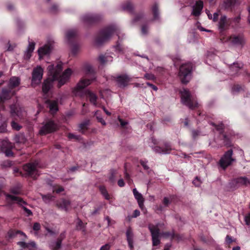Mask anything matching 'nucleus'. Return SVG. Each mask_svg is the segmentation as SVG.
Wrapping results in <instances>:
<instances>
[{
	"label": "nucleus",
	"mask_w": 250,
	"mask_h": 250,
	"mask_svg": "<svg viewBox=\"0 0 250 250\" xmlns=\"http://www.w3.org/2000/svg\"><path fill=\"white\" fill-rule=\"evenodd\" d=\"M100 190L105 199L109 200L110 199V196L108 194L106 188L104 187H100Z\"/></svg>",
	"instance_id": "nucleus-40"
},
{
	"label": "nucleus",
	"mask_w": 250,
	"mask_h": 250,
	"mask_svg": "<svg viewBox=\"0 0 250 250\" xmlns=\"http://www.w3.org/2000/svg\"><path fill=\"white\" fill-rule=\"evenodd\" d=\"M99 62L102 64H104L108 62H112L113 58L111 56L100 55L98 58Z\"/></svg>",
	"instance_id": "nucleus-32"
},
{
	"label": "nucleus",
	"mask_w": 250,
	"mask_h": 250,
	"mask_svg": "<svg viewBox=\"0 0 250 250\" xmlns=\"http://www.w3.org/2000/svg\"><path fill=\"white\" fill-rule=\"evenodd\" d=\"M17 116L22 117L26 115V113L24 109L19 105L17 104Z\"/></svg>",
	"instance_id": "nucleus-39"
},
{
	"label": "nucleus",
	"mask_w": 250,
	"mask_h": 250,
	"mask_svg": "<svg viewBox=\"0 0 250 250\" xmlns=\"http://www.w3.org/2000/svg\"><path fill=\"white\" fill-rule=\"evenodd\" d=\"M162 235L165 238H172L174 237V234L173 232H166L162 233Z\"/></svg>",
	"instance_id": "nucleus-48"
},
{
	"label": "nucleus",
	"mask_w": 250,
	"mask_h": 250,
	"mask_svg": "<svg viewBox=\"0 0 250 250\" xmlns=\"http://www.w3.org/2000/svg\"><path fill=\"white\" fill-rule=\"evenodd\" d=\"M110 248V245L109 244H106L103 246L100 250H109Z\"/></svg>",
	"instance_id": "nucleus-61"
},
{
	"label": "nucleus",
	"mask_w": 250,
	"mask_h": 250,
	"mask_svg": "<svg viewBox=\"0 0 250 250\" xmlns=\"http://www.w3.org/2000/svg\"><path fill=\"white\" fill-rule=\"evenodd\" d=\"M92 80L89 79H82L75 87L74 92L76 95H79V93L83 91V89L90 84Z\"/></svg>",
	"instance_id": "nucleus-14"
},
{
	"label": "nucleus",
	"mask_w": 250,
	"mask_h": 250,
	"mask_svg": "<svg viewBox=\"0 0 250 250\" xmlns=\"http://www.w3.org/2000/svg\"><path fill=\"white\" fill-rule=\"evenodd\" d=\"M201 182L198 177H196L193 181V184L196 187H199L201 185Z\"/></svg>",
	"instance_id": "nucleus-53"
},
{
	"label": "nucleus",
	"mask_w": 250,
	"mask_h": 250,
	"mask_svg": "<svg viewBox=\"0 0 250 250\" xmlns=\"http://www.w3.org/2000/svg\"><path fill=\"white\" fill-rule=\"evenodd\" d=\"M170 203V201L167 197H165L163 200V204L165 206H167Z\"/></svg>",
	"instance_id": "nucleus-63"
},
{
	"label": "nucleus",
	"mask_w": 250,
	"mask_h": 250,
	"mask_svg": "<svg viewBox=\"0 0 250 250\" xmlns=\"http://www.w3.org/2000/svg\"><path fill=\"white\" fill-rule=\"evenodd\" d=\"M242 66H243V64L241 63L233 62V65H232L230 66V69L232 71H233V70L237 71L238 69L241 68L242 67Z\"/></svg>",
	"instance_id": "nucleus-44"
},
{
	"label": "nucleus",
	"mask_w": 250,
	"mask_h": 250,
	"mask_svg": "<svg viewBox=\"0 0 250 250\" xmlns=\"http://www.w3.org/2000/svg\"><path fill=\"white\" fill-rule=\"evenodd\" d=\"M199 134L200 132L198 130H193L192 131V138L194 139L196 138L197 136H198L199 135Z\"/></svg>",
	"instance_id": "nucleus-59"
},
{
	"label": "nucleus",
	"mask_w": 250,
	"mask_h": 250,
	"mask_svg": "<svg viewBox=\"0 0 250 250\" xmlns=\"http://www.w3.org/2000/svg\"><path fill=\"white\" fill-rule=\"evenodd\" d=\"M17 244L22 249H27L29 250H37L36 243L34 241H30L29 243L20 241L17 242Z\"/></svg>",
	"instance_id": "nucleus-21"
},
{
	"label": "nucleus",
	"mask_w": 250,
	"mask_h": 250,
	"mask_svg": "<svg viewBox=\"0 0 250 250\" xmlns=\"http://www.w3.org/2000/svg\"><path fill=\"white\" fill-rule=\"evenodd\" d=\"M65 237L63 233L60 235L61 239H58L56 242H52L50 244V247L52 250H58L61 247L62 239Z\"/></svg>",
	"instance_id": "nucleus-29"
},
{
	"label": "nucleus",
	"mask_w": 250,
	"mask_h": 250,
	"mask_svg": "<svg viewBox=\"0 0 250 250\" xmlns=\"http://www.w3.org/2000/svg\"><path fill=\"white\" fill-rule=\"evenodd\" d=\"M16 233H17V237H18V236H21V237H23V238H22V239L26 238V235L23 232H21V231H19V230H17Z\"/></svg>",
	"instance_id": "nucleus-57"
},
{
	"label": "nucleus",
	"mask_w": 250,
	"mask_h": 250,
	"mask_svg": "<svg viewBox=\"0 0 250 250\" xmlns=\"http://www.w3.org/2000/svg\"><path fill=\"white\" fill-rule=\"evenodd\" d=\"M16 77H12L9 82L8 86L2 89L0 93V102L3 103L5 101L10 99L15 93Z\"/></svg>",
	"instance_id": "nucleus-3"
},
{
	"label": "nucleus",
	"mask_w": 250,
	"mask_h": 250,
	"mask_svg": "<svg viewBox=\"0 0 250 250\" xmlns=\"http://www.w3.org/2000/svg\"><path fill=\"white\" fill-rule=\"evenodd\" d=\"M172 149V146L168 143H165L163 147L156 146L153 148V151L156 153L163 154L169 153Z\"/></svg>",
	"instance_id": "nucleus-15"
},
{
	"label": "nucleus",
	"mask_w": 250,
	"mask_h": 250,
	"mask_svg": "<svg viewBox=\"0 0 250 250\" xmlns=\"http://www.w3.org/2000/svg\"><path fill=\"white\" fill-rule=\"evenodd\" d=\"M35 44L33 42H29L28 46L24 54V58L28 60L32 56V53L35 49Z\"/></svg>",
	"instance_id": "nucleus-27"
},
{
	"label": "nucleus",
	"mask_w": 250,
	"mask_h": 250,
	"mask_svg": "<svg viewBox=\"0 0 250 250\" xmlns=\"http://www.w3.org/2000/svg\"><path fill=\"white\" fill-rule=\"evenodd\" d=\"M234 240L232 239V238L229 236V235H227L226 236V243L228 244H229L230 243H231L232 242H233Z\"/></svg>",
	"instance_id": "nucleus-55"
},
{
	"label": "nucleus",
	"mask_w": 250,
	"mask_h": 250,
	"mask_svg": "<svg viewBox=\"0 0 250 250\" xmlns=\"http://www.w3.org/2000/svg\"><path fill=\"white\" fill-rule=\"evenodd\" d=\"M77 31L73 29L68 30L65 33V38L68 42L73 41L77 36Z\"/></svg>",
	"instance_id": "nucleus-28"
},
{
	"label": "nucleus",
	"mask_w": 250,
	"mask_h": 250,
	"mask_svg": "<svg viewBox=\"0 0 250 250\" xmlns=\"http://www.w3.org/2000/svg\"><path fill=\"white\" fill-rule=\"evenodd\" d=\"M38 163H29L23 166V169L27 171L28 174L32 177L35 178L39 175L37 170Z\"/></svg>",
	"instance_id": "nucleus-12"
},
{
	"label": "nucleus",
	"mask_w": 250,
	"mask_h": 250,
	"mask_svg": "<svg viewBox=\"0 0 250 250\" xmlns=\"http://www.w3.org/2000/svg\"><path fill=\"white\" fill-rule=\"evenodd\" d=\"M131 80L132 77L126 74L118 76L116 78L118 85L122 88L126 86Z\"/></svg>",
	"instance_id": "nucleus-13"
},
{
	"label": "nucleus",
	"mask_w": 250,
	"mask_h": 250,
	"mask_svg": "<svg viewBox=\"0 0 250 250\" xmlns=\"http://www.w3.org/2000/svg\"><path fill=\"white\" fill-rule=\"evenodd\" d=\"M17 204H18L20 207H21L22 208V209L24 211V213H25L27 216H29L32 215V212L31 210L28 209L26 207L27 203L24 201H23L21 198L17 196Z\"/></svg>",
	"instance_id": "nucleus-23"
},
{
	"label": "nucleus",
	"mask_w": 250,
	"mask_h": 250,
	"mask_svg": "<svg viewBox=\"0 0 250 250\" xmlns=\"http://www.w3.org/2000/svg\"><path fill=\"white\" fill-rule=\"evenodd\" d=\"M226 23L227 17L225 15L222 16L218 23L219 28L221 30L224 29Z\"/></svg>",
	"instance_id": "nucleus-35"
},
{
	"label": "nucleus",
	"mask_w": 250,
	"mask_h": 250,
	"mask_svg": "<svg viewBox=\"0 0 250 250\" xmlns=\"http://www.w3.org/2000/svg\"><path fill=\"white\" fill-rule=\"evenodd\" d=\"M224 137V143L225 146H230V136H227L226 135H223Z\"/></svg>",
	"instance_id": "nucleus-47"
},
{
	"label": "nucleus",
	"mask_w": 250,
	"mask_h": 250,
	"mask_svg": "<svg viewBox=\"0 0 250 250\" xmlns=\"http://www.w3.org/2000/svg\"><path fill=\"white\" fill-rule=\"evenodd\" d=\"M43 69L40 65L34 68L32 73L31 85L35 87L39 85L42 78Z\"/></svg>",
	"instance_id": "nucleus-6"
},
{
	"label": "nucleus",
	"mask_w": 250,
	"mask_h": 250,
	"mask_svg": "<svg viewBox=\"0 0 250 250\" xmlns=\"http://www.w3.org/2000/svg\"><path fill=\"white\" fill-rule=\"evenodd\" d=\"M233 183L237 187L241 186H248L250 183V180L245 176L240 177L234 179Z\"/></svg>",
	"instance_id": "nucleus-19"
},
{
	"label": "nucleus",
	"mask_w": 250,
	"mask_h": 250,
	"mask_svg": "<svg viewBox=\"0 0 250 250\" xmlns=\"http://www.w3.org/2000/svg\"><path fill=\"white\" fill-rule=\"evenodd\" d=\"M41 226L39 223H35L33 225V229L35 231H38L40 229Z\"/></svg>",
	"instance_id": "nucleus-56"
},
{
	"label": "nucleus",
	"mask_w": 250,
	"mask_h": 250,
	"mask_svg": "<svg viewBox=\"0 0 250 250\" xmlns=\"http://www.w3.org/2000/svg\"><path fill=\"white\" fill-rule=\"evenodd\" d=\"M41 195L43 201L46 203H49L53 199V196L49 194L47 195L42 194Z\"/></svg>",
	"instance_id": "nucleus-42"
},
{
	"label": "nucleus",
	"mask_w": 250,
	"mask_h": 250,
	"mask_svg": "<svg viewBox=\"0 0 250 250\" xmlns=\"http://www.w3.org/2000/svg\"><path fill=\"white\" fill-rule=\"evenodd\" d=\"M192 65L190 62L183 64L179 70V76L183 83H187L191 79Z\"/></svg>",
	"instance_id": "nucleus-5"
},
{
	"label": "nucleus",
	"mask_w": 250,
	"mask_h": 250,
	"mask_svg": "<svg viewBox=\"0 0 250 250\" xmlns=\"http://www.w3.org/2000/svg\"><path fill=\"white\" fill-rule=\"evenodd\" d=\"M126 236L128 246L131 250L133 249V233L131 228L127 229L126 231Z\"/></svg>",
	"instance_id": "nucleus-26"
},
{
	"label": "nucleus",
	"mask_w": 250,
	"mask_h": 250,
	"mask_svg": "<svg viewBox=\"0 0 250 250\" xmlns=\"http://www.w3.org/2000/svg\"><path fill=\"white\" fill-rule=\"evenodd\" d=\"M94 115L96 116V118L97 119L99 122L101 123L103 125H106V122L104 121L102 116L99 114V111H96L95 112Z\"/></svg>",
	"instance_id": "nucleus-43"
},
{
	"label": "nucleus",
	"mask_w": 250,
	"mask_h": 250,
	"mask_svg": "<svg viewBox=\"0 0 250 250\" xmlns=\"http://www.w3.org/2000/svg\"><path fill=\"white\" fill-rule=\"evenodd\" d=\"M86 97L89 98V101L95 106H97V96L95 94L91 91L86 90L84 91L83 94Z\"/></svg>",
	"instance_id": "nucleus-25"
},
{
	"label": "nucleus",
	"mask_w": 250,
	"mask_h": 250,
	"mask_svg": "<svg viewBox=\"0 0 250 250\" xmlns=\"http://www.w3.org/2000/svg\"><path fill=\"white\" fill-rule=\"evenodd\" d=\"M148 27L146 25H143L142 27V34L146 35L147 33Z\"/></svg>",
	"instance_id": "nucleus-58"
},
{
	"label": "nucleus",
	"mask_w": 250,
	"mask_h": 250,
	"mask_svg": "<svg viewBox=\"0 0 250 250\" xmlns=\"http://www.w3.org/2000/svg\"><path fill=\"white\" fill-rule=\"evenodd\" d=\"M243 90V89L242 86H241L239 85H234L233 86V87L232 88L231 92L233 94H236V93L239 92Z\"/></svg>",
	"instance_id": "nucleus-45"
},
{
	"label": "nucleus",
	"mask_w": 250,
	"mask_h": 250,
	"mask_svg": "<svg viewBox=\"0 0 250 250\" xmlns=\"http://www.w3.org/2000/svg\"><path fill=\"white\" fill-rule=\"evenodd\" d=\"M237 2V0H226L223 4L225 9H229L233 6Z\"/></svg>",
	"instance_id": "nucleus-36"
},
{
	"label": "nucleus",
	"mask_w": 250,
	"mask_h": 250,
	"mask_svg": "<svg viewBox=\"0 0 250 250\" xmlns=\"http://www.w3.org/2000/svg\"><path fill=\"white\" fill-rule=\"evenodd\" d=\"M114 48L115 49V51L117 53H121L123 52V49L119 43V42H118L117 44L114 46Z\"/></svg>",
	"instance_id": "nucleus-49"
},
{
	"label": "nucleus",
	"mask_w": 250,
	"mask_h": 250,
	"mask_svg": "<svg viewBox=\"0 0 250 250\" xmlns=\"http://www.w3.org/2000/svg\"><path fill=\"white\" fill-rule=\"evenodd\" d=\"M211 124L212 125H215L216 130L219 131L220 132H221L222 131L224 128V125L222 123L217 125H215V124L213 123H211Z\"/></svg>",
	"instance_id": "nucleus-52"
},
{
	"label": "nucleus",
	"mask_w": 250,
	"mask_h": 250,
	"mask_svg": "<svg viewBox=\"0 0 250 250\" xmlns=\"http://www.w3.org/2000/svg\"><path fill=\"white\" fill-rule=\"evenodd\" d=\"M118 37L119 40L124 36L120 28L115 24H112L104 27L98 33L94 41L96 46H100L109 40L114 34Z\"/></svg>",
	"instance_id": "nucleus-2"
},
{
	"label": "nucleus",
	"mask_w": 250,
	"mask_h": 250,
	"mask_svg": "<svg viewBox=\"0 0 250 250\" xmlns=\"http://www.w3.org/2000/svg\"><path fill=\"white\" fill-rule=\"evenodd\" d=\"M144 78L146 80H153L155 79L154 75L151 73H146L144 76Z\"/></svg>",
	"instance_id": "nucleus-51"
},
{
	"label": "nucleus",
	"mask_w": 250,
	"mask_h": 250,
	"mask_svg": "<svg viewBox=\"0 0 250 250\" xmlns=\"http://www.w3.org/2000/svg\"><path fill=\"white\" fill-rule=\"evenodd\" d=\"M232 150L230 149L226 152L223 156L221 158L219 163L220 167L224 169L230 166L233 162L235 161V159L232 156Z\"/></svg>",
	"instance_id": "nucleus-7"
},
{
	"label": "nucleus",
	"mask_w": 250,
	"mask_h": 250,
	"mask_svg": "<svg viewBox=\"0 0 250 250\" xmlns=\"http://www.w3.org/2000/svg\"><path fill=\"white\" fill-rule=\"evenodd\" d=\"M121 7L124 11H126L130 13L133 12V5L132 3L130 1H127L123 3Z\"/></svg>",
	"instance_id": "nucleus-33"
},
{
	"label": "nucleus",
	"mask_w": 250,
	"mask_h": 250,
	"mask_svg": "<svg viewBox=\"0 0 250 250\" xmlns=\"http://www.w3.org/2000/svg\"><path fill=\"white\" fill-rule=\"evenodd\" d=\"M47 70L49 77L44 81L42 86V90L44 94H47L53 86L54 81L58 80V87H60L69 80L72 74L71 69L67 68L61 75L60 73L62 70L61 64H58L56 66L50 65L48 66Z\"/></svg>",
	"instance_id": "nucleus-1"
},
{
	"label": "nucleus",
	"mask_w": 250,
	"mask_h": 250,
	"mask_svg": "<svg viewBox=\"0 0 250 250\" xmlns=\"http://www.w3.org/2000/svg\"><path fill=\"white\" fill-rule=\"evenodd\" d=\"M70 205V202L69 200L64 199H61L56 202V206L59 208L65 211H67L68 210V208Z\"/></svg>",
	"instance_id": "nucleus-22"
},
{
	"label": "nucleus",
	"mask_w": 250,
	"mask_h": 250,
	"mask_svg": "<svg viewBox=\"0 0 250 250\" xmlns=\"http://www.w3.org/2000/svg\"><path fill=\"white\" fill-rule=\"evenodd\" d=\"M49 10L51 13L55 14L59 11V8L57 5L54 4L50 8Z\"/></svg>",
	"instance_id": "nucleus-46"
},
{
	"label": "nucleus",
	"mask_w": 250,
	"mask_h": 250,
	"mask_svg": "<svg viewBox=\"0 0 250 250\" xmlns=\"http://www.w3.org/2000/svg\"><path fill=\"white\" fill-rule=\"evenodd\" d=\"M6 131V126L3 124L0 126V133H4Z\"/></svg>",
	"instance_id": "nucleus-62"
},
{
	"label": "nucleus",
	"mask_w": 250,
	"mask_h": 250,
	"mask_svg": "<svg viewBox=\"0 0 250 250\" xmlns=\"http://www.w3.org/2000/svg\"><path fill=\"white\" fill-rule=\"evenodd\" d=\"M151 10L153 15L154 20H158L159 19V12L158 5L157 3H154L151 7Z\"/></svg>",
	"instance_id": "nucleus-34"
},
{
	"label": "nucleus",
	"mask_w": 250,
	"mask_h": 250,
	"mask_svg": "<svg viewBox=\"0 0 250 250\" xmlns=\"http://www.w3.org/2000/svg\"><path fill=\"white\" fill-rule=\"evenodd\" d=\"M118 120L120 122V123L121 124V125L122 127H124L125 125H127L128 124V122L123 121L120 117H118Z\"/></svg>",
	"instance_id": "nucleus-60"
},
{
	"label": "nucleus",
	"mask_w": 250,
	"mask_h": 250,
	"mask_svg": "<svg viewBox=\"0 0 250 250\" xmlns=\"http://www.w3.org/2000/svg\"><path fill=\"white\" fill-rule=\"evenodd\" d=\"M181 102L190 109H193L197 106L198 103L196 97L191 95L189 90L183 88L180 92Z\"/></svg>",
	"instance_id": "nucleus-4"
},
{
	"label": "nucleus",
	"mask_w": 250,
	"mask_h": 250,
	"mask_svg": "<svg viewBox=\"0 0 250 250\" xmlns=\"http://www.w3.org/2000/svg\"><path fill=\"white\" fill-rule=\"evenodd\" d=\"M10 114L14 119L11 122V126L14 129H16V120L15 117L16 116V104L13 103L10 106Z\"/></svg>",
	"instance_id": "nucleus-30"
},
{
	"label": "nucleus",
	"mask_w": 250,
	"mask_h": 250,
	"mask_svg": "<svg viewBox=\"0 0 250 250\" xmlns=\"http://www.w3.org/2000/svg\"><path fill=\"white\" fill-rule=\"evenodd\" d=\"M51 50L50 45L45 44L44 46L41 47L38 50L39 58L41 59L43 56L45 55L48 54Z\"/></svg>",
	"instance_id": "nucleus-24"
},
{
	"label": "nucleus",
	"mask_w": 250,
	"mask_h": 250,
	"mask_svg": "<svg viewBox=\"0 0 250 250\" xmlns=\"http://www.w3.org/2000/svg\"><path fill=\"white\" fill-rule=\"evenodd\" d=\"M245 221L247 225H250V212L245 216Z\"/></svg>",
	"instance_id": "nucleus-54"
},
{
	"label": "nucleus",
	"mask_w": 250,
	"mask_h": 250,
	"mask_svg": "<svg viewBox=\"0 0 250 250\" xmlns=\"http://www.w3.org/2000/svg\"><path fill=\"white\" fill-rule=\"evenodd\" d=\"M2 188H3L2 186L0 185V193L1 192H3L4 194L5 195V198H6L7 202L9 204H11L12 203L15 202V201H16V196L14 195H12L10 194L6 193V192L3 191L2 190Z\"/></svg>",
	"instance_id": "nucleus-31"
},
{
	"label": "nucleus",
	"mask_w": 250,
	"mask_h": 250,
	"mask_svg": "<svg viewBox=\"0 0 250 250\" xmlns=\"http://www.w3.org/2000/svg\"><path fill=\"white\" fill-rule=\"evenodd\" d=\"M148 229L151 234L153 246L158 245L160 243V237L161 235L158 229V224L156 225H149Z\"/></svg>",
	"instance_id": "nucleus-8"
},
{
	"label": "nucleus",
	"mask_w": 250,
	"mask_h": 250,
	"mask_svg": "<svg viewBox=\"0 0 250 250\" xmlns=\"http://www.w3.org/2000/svg\"><path fill=\"white\" fill-rule=\"evenodd\" d=\"M46 103L49 109L50 112L54 114L58 110V102L56 100H47Z\"/></svg>",
	"instance_id": "nucleus-18"
},
{
	"label": "nucleus",
	"mask_w": 250,
	"mask_h": 250,
	"mask_svg": "<svg viewBox=\"0 0 250 250\" xmlns=\"http://www.w3.org/2000/svg\"><path fill=\"white\" fill-rule=\"evenodd\" d=\"M58 128V125L53 121H49L40 130L41 134H46L56 131Z\"/></svg>",
	"instance_id": "nucleus-9"
},
{
	"label": "nucleus",
	"mask_w": 250,
	"mask_h": 250,
	"mask_svg": "<svg viewBox=\"0 0 250 250\" xmlns=\"http://www.w3.org/2000/svg\"><path fill=\"white\" fill-rule=\"evenodd\" d=\"M101 16L96 14H86L81 17V21L85 24H90L99 21Z\"/></svg>",
	"instance_id": "nucleus-10"
},
{
	"label": "nucleus",
	"mask_w": 250,
	"mask_h": 250,
	"mask_svg": "<svg viewBox=\"0 0 250 250\" xmlns=\"http://www.w3.org/2000/svg\"><path fill=\"white\" fill-rule=\"evenodd\" d=\"M76 229L78 230H82L83 231H85V225L79 218H78L77 220Z\"/></svg>",
	"instance_id": "nucleus-38"
},
{
	"label": "nucleus",
	"mask_w": 250,
	"mask_h": 250,
	"mask_svg": "<svg viewBox=\"0 0 250 250\" xmlns=\"http://www.w3.org/2000/svg\"><path fill=\"white\" fill-rule=\"evenodd\" d=\"M14 163L12 161L7 160L1 162V166L4 168L10 167Z\"/></svg>",
	"instance_id": "nucleus-41"
},
{
	"label": "nucleus",
	"mask_w": 250,
	"mask_h": 250,
	"mask_svg": "<svg viewBox=\"0 0 250 250\" xmlns=\"http://www.w3.org/2000/svg\"><path fill=\"white\" fill-rule=\"evenodd\" d=\"M24 28V23L21 20H17V32L21 33Z\"/></svg>",
	"instance_id": "nucleus-37"
},
{
	"label": "nucleus",
	"mask_w": 250,
	"mask_h": 250,
	"mask_svg": "<svg viewBox=\"0 0 250 250\" xmlns=\"http://www.w3.org/2000/svg\"><path fill=\"white\" fill-rule=\"evenodd\" d=\"M132 191L135 199L137 201L140 208L143 210L145 208L144 204L145 200L142 194L139 192L136 188H133Z\"/></svg>",
	"instance_id": "nucleus-17"
},
{
	"label": "nucleus",
	"mask_w": 250,
	"mask_h": 250,
	"mask_svg": "<svg viewBox=\"0 0 250 250\" xmlns=\"http://www.w3.org/2000/svg\"><path fill=\"white\" fill-rule=\"evenodd\" d=\"M230 42L234 45L242 47L245 44V41L242 35L233 36L229 38Z\"/></svg>",
	"instance_id": "nucleus-16"
},
{
	"label": "nucleus",
	"mask_w": 250,
	"mask_h": 250,
	"mask_svg": "<svg viewBox=\"0 0 250 250\" xmlns=\"http://www.w3.org/2000/svg\"><path fill=\"white\" fill-rule=\"evenodd\" d=\"M140 164L145 170H148L149 167L147 166V161L146 160H140Z\"/></svg>",
	"instance_id": "nucleus-50"
},
{
	"label": "nucleus",
	"mask_w": 250,
	"mask_h": 250,
	"mask_svg": "<svg viewBox=\"0 0 250 250\" xmlns=\"http://www.w3.org/2000/svg\"><path fill=\"white\" fill-rule=\"evenodd\" d=\"M219 16V14L217 12H215L213 14V16L212 17V20L213 21H217Z\"/></svg>",
	"instance_id": "nucleus-64"
},
{
	"label": "nucleus",
	"mask_w": 250,
	"mask_h": 250,
	"mask_svg": "<svg viewBox=\"0 0 250 250\" xmlns=\"http://www.w3.org/2000/svg\"><path fill=\"white\" fill-rule=\"evenodd\" d=\"M13 146L12 144L7 140H3L1 142L0 146L1 152L4 153L7 157L13 156L14 153L12 151Z\"/></svg>",
	"instance_id": "nucleus-11"
},
{
	"label": "nucleus",
	"mask_w": 250,
	"mask_h": 250,
	"mask_svg": "<svg viewBox=\"0 0 250 250\" xmlns=\"http://www.w3.org/2000/svg\"><path fill=\"white\" fill-rule=\"evenodd\" d=\"M203 8V2L201 0L196 1L195 5L193 6L191 14L197 17L201 14V12Z\"/></svg>",
	"instance_id": "nucleus-20"
}]
</instances>
